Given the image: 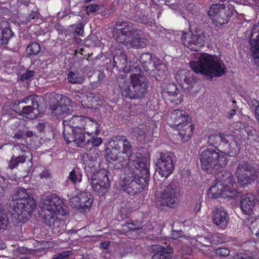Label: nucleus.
I'll return each mask as SVG.
<instances>
[{
	"mask_svg": "<svg viewBox=\"0 0 259 259\" xmlns=\"http://www.w3.org/2000/svg\"><path fill=\"white\" fill-rule=\"evenodd\" d=\"M131 160L125 169L122 187L126 193L134 195L148 186L149 170L145 160L135 163Z\"/></svg>",
	"mask_w": 259,
	"mask_h": 259,
	"instance_id": "nucleus-1",
	"label": "nucleus"
},
{
	"mask_svg": "<svg viewBox=\"0 0 259 259\" xmlns=\"http://www.w3.org/2000/svg\"><path fill=\"white\" fill-rule=\"evenodd\" d=\"M196 61H191L190 67L194 72L204 74L211 78L214 77L222 76L225 72L224 63L220 60H215L211 55L203 54H194Z\"/></svg>",
	"mask_w": 259,
	"mask_h": 259,
	"instance_id": "nucleus-2",
	"label": "nucleus"
},
{
	"mask_svg": "<svg viewBox=\"0 0 259 259\" xmlns=\"http://www.w3.org/2000/svg\"><path fill=\"white\" fill-rule=\"evenodd\" d=\"M116 31L114 37L117 42L123 44L127 48H144L145 39L138 37L133 24L127 21L116 23Z\"/></svg>",
	"mask_w": 259,
	"mask_h": 259,
	"instance_id": "nucleus-3",
	"label": "nucleus"
},
{
	"mask_svg": "<svg viewBox=\"0 0 259 259\" xmlns=\"http://www.w3.org/2000/svg\"><path fill=\"white\" fill-rule=\"evenodd\" d=\"M170 126L179 131V136L183 142H186L193 134V127L191 123V117L183 110H174L169 114Z\"/></svg>",
	"mask_w": 259,
	"mask_h": 259,
	"instance_id": "nucleus-4",
	"label": "nucleus"
},
{
	"mask_svg": "<svg viewBox=\"0 0 259 259\" xmlns=\"http://www.w3.org/2000/svg\"><path fill=\"white\" fill-rule=\"evenodd\" d=\"M140 72L131 73L130 83L123 80L124 83L122 84L120 81L119 87L123 96L130 99H139L146 92L147 87L146 78Z\"/></svg>",
	"mask_w": 259,
	"mask_h": 259,
	"instance_id": "nucleus-5",
	"label": "nucleus"
},
{
	"mask_svg": "<svg viewBox=\"0 0 259 259\" xmlns=\"http://www.w3.org/2000/svg\"><path fill=\"white\" fill-rule=\"evenodd\" d=\"M202 169L207 173L221 170L227 164L225 155L211 148L203 150L199 157Z\"/></svg>",
	"mask_w": 259,
	"mask_h": 259,
	"instance_id": "nucleus-6",
	"label": "nucleus"
},
{
	"mask_svg": "<svg viewBox=\"0 0 259 259\" xmlns=\"http://www.w3.org/2000/svg\"><path fill=\"white\" fill-rule=\"evenodd\" d=\"M181 197L180 188L174 183L161 187L155 195V201L158 206L174 207L179 202Z\"/></svg>",
	"mask_w": 259,
	"mask_h": 259,
	"instance_id": "nucleus-7",
	"label": "nucleus"
},
{
	"mask_svg": "<svg viewBox=\"0 0 259 259\" xmlns=\"http://www.w3.org/2000/svg\"><path fill=\"white\" fill-rule=\"evenodd\" d=\"M36 207V203L33 197H29L23 201H17L14 204L13 218L14 225L21 226L31 216Z\"/></svg>",
	"mask_w": 259,
	"mask_h": 259,
	"instance_id": "nucleus-8",
	"label": "nucleus"
},
{
	"mask_svg": "<svg viewBox=\"0 0 259 259\" xmlns=\"http://www.w3.org/2000/svg\"><path fill=\"white\" fill-rule=\"evenodd\" d=\"M109 144L113 150L118 151V154L125 155L128 159V163L130 162L131 158L133 159L135 163L145 160L139 154L132 153L133 147L127 138L123 136L113 137Z\"/></svg>",
	"mask_w": 259,
	"mask_h": 259,
	"instance_id": "nucleus-9",
	"label": "nucleus"
},
{
	"mask_svg": "<svg viewBox=\"0 0 259 259\" xmlns=\"http://www.w3.org/2000/svg\"><path fill=\"white\" fill-rule=\"evenodd\" d=\"M235 12L234 7L226 3L212 4L208 11V14L213 21L223 25L228 22Z\"/></svg>",
	"mask_w": 259,
	"mask_h": 259,
	"instance_id": "nucleus-10",
	"label": "nucleus"
},
{
	"mask_svg": "<svg viewBox=\"0 0 259 259\" xmlns=\"http://www.w3.org/2000/svg\"><path fill=\"white\" fill-rule=\"evenodd\" d=\"M41 208L49 212V215L52 219L55 214L63 212V201L55 194H43L41 196Z\"/></svg>",
	"mask_w": 259,
	"mask_h": 259,
	"instance_id": "nucleus-11",
	"label": "nucleus"
},
{
	"mask_svg": "<svg viewBox=\"0 0 259 259\" xmlns=\"http://www.w3.org/2000/svg\"><path fill=\"white\" fill-rule=\"evenodd\" d=\"M89 181L93 189L99 195L106 193L110 186L108 176L105 171H100L93 174Z\"/></svg>",
	"mask_w": 259,
	"mask_h": 259,
	"instance_id": "nucleus-12",
	"label": "nucleus"
},
{
	"mask_svg": "<svg viewBox=\"0 0 259 259\" xmlns=\"http://www.w3.org/2000/svg\"><path fill=\"white\" fill-rule=\"evenodd\" d=\"M205 37L203 34H195L191 31L183 32L181 41L184 46L190 50L196 51L204 46Z\"/></svg>",
	"mask_w": 259,
	"mask_h": 259,
	"instance_id": "nucleus-13",
	"label": "nucleus"
},
{
	"mask_svg": "<svg viewBox=\"0 0 259 259\" xmlns=\"http://www.w3.org/2000/svg\"><path fill=\"white\" fill-rule=\"evenodd\" d=\"M85 118L84 116H73L70 119L64 120L63 136H68L71 132L84 131Z\"/></svg>",
	"mask_w": 259,
	"mask_h": 259,
	"instance_id": "nucleus-14",
	"label": "nucleus"
},
{
	"mask_svg": "<svg viewBox=\"0 0 259 259\" xmlns=\"http://www.w3.org/2000/svg\"><path fill=\"white\" fill-rule=\"evenodd\" d=\"M70 204L77 209H89L93 203L91 194L88 191H80L75 196L70 198Z\"/></svg>",
	"mask_w": 259,
	"mask_h": 259,
	"instance_id": "nucleus-15",
	"label": "nucleus"
},
{
	"mask_svg": "<svg viewBox=\"0 0 259 259\" xmlns=\"http://www.w3.org/2000/svg\"><path fill=\"white\" fill-rule=\"evenodd\" d=\"M113 66L116 67L119 70H122L124 72H140V68L137 63L138 59L136 58V62L133 64L131 62L128 64L127 57L124 53H120L119 55L113 58Z\"/></svg>",
	"mask_w": 259,
	"mask_h": 259,
	"instance_id": "nucleus-16",
	"label": "nucleus"
},
{
	"mask_svg": "<svg viewBox=\"0 0 259 259\" xmlns=\"http://www.w3.org/2000/svg\"><path fill=\"white\" fill-rule=\"evenodd\" d=\"M174 166L171 157L167 153H161L157 162L156 171L162 177L167 178L173 171Z\"/></svg>",
	"mask_w": 259,
	"mask_h": 259,
	"instance_id": "nucleus-17",
	"label": "nucleus"
},
{
	"mask_svg": "<svg viewBox=\"0 0 259 259\" xmlns=\"http://www.w3.org/2000/svg\"><path fill=\"white\" fill-rule=\"evenodd\" d=\"M250 169V166L247 162L239 163L236 168L235 176L238 184L242 187L251 184L255 179L254 176H251V174L248 175Z\"/></svg>",
	"mask_w": 259,
	"mask_h": 259,
	"instance_id": "nucleus-18",
	"label": "nucleus"
},
{
	"mask_svg": "<svg viewBox=\"0 0 259 259\" xmlns=\"http://www.w3.org/2000/svg\"><path fill=\"white\" fill-rule=\"evenodd\" d=\"M140 61L144 70L148 72L159 71L165 67L159 59L156 58H153L152 55L149 53L143 54Z\"/></svg>",
	"mask_w": 259,
	"mask_h": 259,
	"instance_id": "nucleus-19",
	"label": "nucleus"
},
{
	"mask_svg": "<svg viewBox=\"0 0 259 259\" xmlns=\"http://www.w3.org/2000/svg\"><path fill=\"white\" fill-rule=\"evenodd\" d=\"M71 101L66 97H62L58 104L51 106L52 113L57 118L66 116L73 111Z\"/></svg>",
	"mask_w": 259,
	"mask_h": 259,
	"instance_id": "nucleus-20",
	"label": "nucleus"
},
{
	"mask_svg": "<svg viewBox=\"0 0 259 259\" xmlns=\"http://www.w3.org/2000/svg\"><path fill=\"white\" fill-rule=\"evenodd\" d=\"M249 42L254 63L259 68V21L258 24L254 25L252 28Z\"/></svg>",
	"mask_w": 259,
	"mask_h": 259,
	"instance_id": "nucleus-21",
	"label": "nucleus"
},
{
	"mask_svg": "<svg viewBox=\"0 0 259 259\" xmlns=\"http://www.w3.org/2000/svg\"><path fill=\"white\" fill-rule=\"evenodd\" d=\"M214 236L211 234L206 235H197L196 237L195 245L198 248H200V251L204 255H208L211 252L212 247L211 244L214 242Z\"/></svg>",
	"mask_w": 259,
	"mask_h": 259,
	"instance_id": "nucleus-22",
	"label": "nucleus"
},
{
	"mask_svg": "<svg viewBox=\"0 0 259 259\" xmlns=\"http://www.w3.org/2000/svg\"><path fill=\"white\" fill-rule=\"evenodd\" d=\"M256 197L252 193H247L242 196L240 202V207L244 214L250 215L253 213L256 206Z\"/></svg>",
	"mask_w": 259,
	"mask_h": 259,
	"instance_id": "nucleus-23",
	"label": "nucleus"
},
{
	"mask_svg": "<svg viewBox=\"0 0 259 259\" xmlns=\"http://www.w3.org/2000/svg\"><path fill=\"white\" fill-rule=\"evenodd\" d=\"M63 137L67 144L73 142L77 147H84L86 149L91 137L88 136L85 132L80 131L70 133L68 136H63Z\"/></svg>",
	"mask_w": 259,
	"mask_h": 259,
	"instance_id": "nucleus-24",
	"label": "nucleus"
},
{
	"mask_svg": "<svg viewBox=\"0 0 259 259\" xmlns=\"http://www.w3.org/2000/svg\"><path fill=\"white\" fill-rule=\"evenodd\" d=\"M102 139L100 137L90 138L86 150L87 152L83 155L84 159H88L89 161H94L96 159L94 148L99 147L102 143Z\"/></svg>",
	"mask_w": 259,
	"mask_h": 259,
	"instance_id": "nucleus-25",
	"label": "nucleus"
},
{
	"mask_svg": "<svg viewBox=\"0 0 259 259\" xmlns=\"http://www.w3.org/2000/svg\"><path fill=\"white\" fill-rule=\"evenodd\" d=\"M212 218L213 223L217 226H225L228 221L227 211L222 206H216L212 212Z\"/></svg>",
	"mask_w": 259,
	"mask_h": 259,
	"instance_id": "nucleus-26",
	"label": "nucleus"
},
{
	"mask_svg": "<svg viewBox=\"0 0 259 259\" xmlns=\"http://www.w3.org/2000/svg\"><path fill=\"white\" fill-rule=\"evenodd\" d=\"M223 168L221 170L217 171L218 172L215 174V181L221 185H224V187L228 185L233 186V185H236L235 181L233 180L232 174L229 171L223 170Z\"/></svg>",
	"mask_w": 259,
	"mask_h": 259,
	"instance_id": "nucleus-27",
	"label": "nucleus"
},
{
	"mask_svg": "<svg viewBox=\"0 0 259 259\" xmlns=\"http://www.w3.org/2000/svg\"><path fill=\"white\" fill-rule=\"evenodd\" d=\"M40 113L39 104L37 106L29 105L22 108L20 114L31 119L36 118Z\"/></svg>",
	"mask_w": 259,
	"mask_h": 259,
	"instance_id": "nucleus-28",
	"label": "nucleus"
},
{
	"mask_svg": "<svg viewBox=\"0 0 259 259\" xmlns=\"http://www.w3.org/2000/svg\"><path fill=\"white\" fill-rule=\"evenodd\" d=\"M173 248L170 246H159L157 252L153 255L152 259H170Z\"/></svg>",
	"mask_w": 259,
	"mask_h": 259,
	"instance_id": "nucleus-29",
	"label": "nucleus"
},
{
	"mask_svg": "<svg viewBox=\"0 0 259 259\" xmlns=\"http://www.w3.org/2000/svg\"><path fill=\"white\" fill-rule=\"evenodd\" d=\"M221 150L218 149L220 153L224 155L225 154L230 156H235L238 152L237 144L235 143L229 144L227 139H225V143L221 147Z\"/></svg>",
	"mask_w": 259,
	"mask_h": 259,
	"instance_id": "nucleus-30",
	"label": "nucleus"
},
{
	"mask_svg": "<svg viewBox=\"0 0 259 259\" xmlns=\"http://www.w3.org/2000/svg\"><path fill=\"white\" fill-rule=\"evenodd\" d=\"M85 126L84 127V132H85L88 136L91 137L93 134H99V124L96 120L86 117L85 119Z\"/></svg>",
	"mask_w": 259,
	"mask_h": 259,
	"instance_id": "nucleus-31",
	"label": "nucleus"
},
{
	"mask_svg": "<svg viewBox=\"0 0 259 259\" xmlns=\"http://www.w3.org/2000/svg\"><path fill=\"white\" fill-rule=\"evenodd\" d=\"M223 186L215 181L214 183L208 189V197L211 198H223L225 188Z\"/></svg>",
	"mask_w": 259,
	"mask_h": 259,
	"instance_id": "nucleus-32",
	"label": "nucleus"
},
{
	"mask_svg": "<svg viewBox=\"0 0 259 259\" xmlns=\"http://www.w3.org/2000/svg\"><path fill=\"white\" fill-rule=\"evenodd\" d=\"M29 197H32L30 195V192L28 190L22 187H17L14 191L12 196V201H23V199H26Z\"/></svg>",
	"mask_w": 259,
	"mask_h": 259,
	"instance_id": "nucleus-33",
	"label": "nucleus"
},
{
	"mask_svg": "<svg viewBox=\"0 0 259 259\" xmlns=\"http://www.w3.org/2000/svg\"><path fill=\"white\" fill-rule=\"evenodd\" d=\"M14 34L12 29L9 27H5L0 34V47H6L9 40Z\"/></svg>",
	"mask_w": 259,
	"mask_h": 259,
	"instance_id": "nucleus-34",
	"label": "nucleus"
},
{
	"mask_svg": "<svg viewBox=\"0 0 259 259\" xmlns=\"http://www.w3.org/2000/svg\"><path fill=\"white\" fill-rule=\"evenodd\" d=\"M225 139L224 135L221 134L211 135L208 137V143L214 147L220 146L221 148L225 143Z\"/></svg>",
	"mask_w": 259,
	"mask_h": 259,
	"instance_id": "nucleus-35",
	"label": "nucleus"
},
{
	"mask_svg": "<svg viewBox=\"0 0 259 259\" xmlns=\"http://www.w3.org/2000/svg\"><path fill=\"white\" fill-rule=\"evenodd\" d=\"M67 79L69 83L72 84H81L84 81V77L78 72L71 71L68 74Z\"/></svg>",
	"mask_w": 259,
	"mask_h": 259,
	"instance_id": "nucleus-36",
	"label": "nucleus"
},
{
	"mask_svg": "<svg viewBox=\"0 0 259 259\" xmlns=\"http://www.w3.org/2000/svg\"><path fill=\"white\" fill-rule=\"evenodd\" d=\"M41 100L42 97L41 96L32 95L29 96L24 97L21 100V102L27 104L28 105H32L33 106H37V104H39L41 102Z\"/></svg>",
	"mask_w": 259,
	"mask_h": 259,
	"instance_id": "nucleus-37",
	"label": "nucleus"
},
{
	"mask_svg": "<svg viewBox=\"0 0 259 259\" xmlns=\"http://www.w3.org/2000/svg\"><path fill=\"white\" fill-rule=\"evenodd\" d=\"M67 179L70 180L73 184H76L81 182L82 174L78 170L74 168L70 172Z\"/></svg>",
	"mask_w": 259,
	"mask_h": 259,
	"instance_id": "nucleus-38",
	"label": "nucleus"
},
{
	"mask_svg": "<svg viewBox=\"0 0 259 259\" xmlns=\"http://www.w3.org/2000/svg\"><path fill=\"white\" fill-rule=\"evenodd\" d=\"M238 192L234 188V185H228L224 188L223 198H233L237 197Z\"/></svg>",
	"mask_w": 259,
	"mask_h": 259,
	"instance_id": "nucleus-39",
	"label": "nucleus"
},
{
	"mask_svg": "<svg viewBox=\"0 0 259 259\" xmlns=\"http://www.w3.org/2000/svg\"><path fill=\"white\" fill-rule=\"evenodd\" d=\"M26 160V157L24 155L18 157L13 156L9 163V167L11 169L16 168L19 163H24Z\"/></svg>",
	"mask_w": 259,
	"mask_h": 259,
	"instance_id": "nucleus-40",
	"label": "nucleus"
},
{
	"mask_svg": "<svg viewBox=\"0 0 259 259\" xmlns=\"http://www.w3.org/2000/svg\"><path fill=\"white\" fill-rule=\"evenodd\" d=\"M40 50V47L36 42H32L28 46L26 51L29 55H36Z\"/></svg>",
	"mask_w": 259,
	"mask_h": 259,
	"instance_id": "nucleus-41",
	"label": "nucleus"
},
{
	"mask_svg": "<svg viewBox=\"0 0 259 259\" xmlns=\"http://www.w3.org/2000/svg\"><path fill=\"white\" fill-rule=\"evenodd\" d=\"M188 72L187 69H181L178 71L176 75V79L181 84H184V81L186 79V75Z\"/></svg>",
	"mask_w": 259,
	"mask_h": 259,
	"instance_id": "nucleus-42",
	"label": "nucleus"
},
{
	"mask_svg": "<svg viewBox=\"0 0 259 259\" xmlns=\"http://www.w3.org/2000/svg\"><path fill=\"white\" fill-rule=\"evenodd\" d=\"M131 230H135L140 229L142 228L141 223L138 221L129 222L124 225Z\"/></svg>",
	"mask_w": 259,
	"mask_h": 259,
	"instance_id": "nucleus-43",
	"label": "nucleus"
},
{
	"mask_svg": "<svg viewBox=\"0 0 259 259\" xmlns=\"http://www.w3.org/2000/svg\"><path fill=\"white\" fill-rule=\"evenodd\" d=\"M114 150L109 151L105 156L106 159L109 162L115 161L117 159V154L113 151Z\"/></svg>",
	"mask_w": 259,
	"mask_h": 259,
	"instance_id": "nucleus-44",
	"label": "nucleus"
},
{
	"mask_svg": "<svg viewBox=\"0 0 259 259\" xmlns=\"http://www.w3.org/2000/svg\"><path fill=\"white\" fill-rule=\"evenodd\" d=\"M177 87L175 84H169L168 88L164 92V93H167L170 96H175L177 94Z\"/></svg>",
	"mask_w": 259,
	"mask_h": 259,
	"instance_id": "nucleus-45",
	"label": "nucleus"
},
{
	"mask_svg": "<svg viewBox=\"0 0 259 259\" xmlns=\"http://www.w3.org/2000/svg\"><path fill=\"white\" fill-rule=\"evenodd\" d=\"M188 74L186 75V79L184 81V84H190L191 82L195 81L196 78L194 72L188 70Z\"/></svg>",
	"mask_w": 259,
	"mask_h": 259,
	"instance_id": "nucleus-46",
	"label": "nucleus"
},
{
	"mask_svg": "<svg viewBox=\"0 0 259 259\" xmlns=\"http://www.w3.org/2000/svg\"><path fill=\"white\" fill-rule=\"evenodd\" d=\"M71 252L70 251H64L54 255L53 259H66L71 254Z\"/></svg>",
	"mask_w": 259,
	"mask_h": 259,
	"instance_id": "nucleus-47",
	"label": "nucleus"
},
{
	"mask_svg": "<svg viewBox=\"0 0 259 259\" xmlns=\"http://www.w3.org/2000/svg\"><path fill=\"white\" fill-rule=\"evenodd\" d=\"M34 75V72L32 70H27L22 74L20 79L24 81L30 79Z\"/></svg>",
	"mask_w": 259,
	"mask_h": 259,
	"instance_id": "nucleus-48",
	"label": "nucleus"
},
{
	"mask_svg": "<svg viewBox=\"0 0 259 259\" xmlns=\"http://www.w3.org/2000/svg\"><path fill=\"white\" fill-rule=\"evenodd\" d=\"M135 19L143 23H147L148 22L147 17L143 15V13L141 12H140L139 13L137 12Z\"/></svg>",
	"mask_w": 259,
	"mask_h": 259,
	"instance_id": "nucleus-49",
	"label": "nucleus"
},
{
	"mask_svg": "<svg viewBox=\"0 0 259 259\" xmlns=\"http://www.w3.org/2000/svg\"><path fill=\"white\" fill-rule=\"evenodd\" d=\"M230 250L227 248H220L216 250V253L222 256H227L230 254Z\"/></svg>",
	"mask_w": 259,
	"mask_h": 259,
	"instance_id": "nucleus-50",
	"label": "nucleus"
},
{
	"mask_svg": "<svg viewBox=\"0 0 259 259\" xmlns=\"http://www.w3.org/2000/svg\"><path fill=\"white\" fill-rule=\"evenodd\" d=\"M41 171L39 172V176L41 179H47L51 178V174L49 170L46 168H44V169H41Z\"/></svg>",
	"mask_w": 259,
	"mask_h": 259,
	"instance_id": "nucleus-51",
	"label": "nucleus"
},
{
	"mask_svg": "<svg viewBox=\"0 0 259 259\" xmlns=\"http://www.w3.org/2000/svg\"><path fill=\"white\" fill-rule=\"evenodd\" d=\"M99 9L98 6L96 4H90L86 8L87 13H93Z\"/></svg>",
	"mask_w": 259,
	"mask_h": 259,
	"instance_id": "nucleus-52",
	"label": "nucleus"
},
{
	"mask_svg": "<svg viewBox=\"0 0 259 259\" xmlns=\"http://www.w3.org/2000/svg\"><path fill=\"white\" fill-rule=\"evenodd\" d=\"M132 132L137 137L143 136L145 133V131L142 128L140 127L133 128V131H132Z\"/></svg>",
	"mask_w": 259,
	"mask_h": 259,
	"instance_id": "nucleus-53",
	"label": "nucleus"
},
{
	"mask_svg": "<svg viewBox=\"0 0 259 259\" xmlns=\"http://www.w3.org/2000/svg\"><path fill=\"white\" fill-rule=\"evenodd\" d=\"M234 259H253L244 253H238L234 256Z\"/></svg>",
	"mask_w": 259,
	"mask_h": 259,
	"instance_id": "nucleus-54",
	"label": "nucleus"
},
{
	"mask_svg": "<svg viewBox=\"0 0 259 259\" xmlns=\"http://www.w3.org/2000/svg\"><path fill=\"white\" fill-rule=\"evenodd\" d=\"M83 25L80 23L75 27V32L78 35L82 36L83 33Z\"/></svg>",
	"mask_w": 259,
	"mask_h": 259,
	"instance_id": "nucleus-55",
	"label": "nucleus"
},
{
	"mask_svg": "<svg viewBox=\"0 0 259 259\" xmlns=\"http://www.w3.org/2000/svg\"><path fill=\"white\" fill-rule=\"evenodd\" d=\"M252 105L255 107L254 111L255 118L259 122V103L256 101H254Z\"/></svg>",
	"mask_w": 259,
	"mask_h": 259,
	"instance_id": "nucleus-56",
	"label": "nucleus"
},
{
	"mask_svg": "<svg viewBox=\"0 0 259 259\" xmlns=\"http://www.w3.org/2000/svg\"><path fill=\"white\" fill-rule=\"evenodd\" d=\"M183 232L181 231L173 230L171 234V238L174 239H177L182 236Z\"/></svg>",
	"mask_w": 259,
	"mask_h": 259,
	"instance_id": "nucleus-57",
	"label": "nucleus"
},
{
	"mask_svg": "<svg viewBox=\"0 0 259 259\" xmlns=\"http://www.w3.org/2000/svg\"><path fill=\"white\" fill-rule=\"evenodd\" d=\"M236 114V111L234 109H232L227 113V117L229 118H232Z\"/></svg>",
	"mask_w": 259,
	"mask_h": 259,
	"instance_id": "nucleus-58",
	"label": "nucleus"
},
{
	"mask_svg": "<svg viewBox=\"0 0 259 259\" xmlns=\"http://www.w3.org/2000/svg\"><path fill=\"white\" fill-rule=\"evenodd\" d=\"M21 146H23V144H16L13 147V150H19L20 149L22 152H25V150L22 149V148L21 147Z\"/></svg>",
	"mask_w": 259,
	"mask_h": 259,
	"instance_id": "nucleus-59",
	"label": "nucleus"
},
{
	"mask_svg": "<svg viewBox=\"0 0 259 259\" xmlns=\"http://www.w3.org/2000/svg\"><path fill=\"white\" fill-rule=\"evenodd\" d=\"M6 190V187L4 186L0 185V198L4 195V192Z\"/></svg>",
	"mask_w": 259,
	"mask_h": 259,
	"instance_id": "nucleus-60",
	"label": "nucleus"
},
{
	"mask_svg": "<svg viewBox=\"0 0 259 259\" xmlns=\"http://www.w3.org/2000/svg\"><path fill=\"white\" fill-rule=\"evenodd\" d=\"M37 16V13L35 12H32L29 15V19H35Z\"/></svg>",
	"mask_w": 259,
	"mask_h": 259,
	"instance_id": "nucleus-61",
	"label": "nucleus"
},
{
	"mask_svg": "<svg viewBox=\"0 0 259 259\" xmlns=\"http://www.w3.org/2000/svg\"><path fill=\"white\" fill-rule=\"evenodd\" d=\"M33 135V133L31 131H28L26 132V136L27 137H31Z\"/></svg>",
	"mask_w": 259,
	"mask_h": 259,
	"instance_id": "nucleus-62",
	"label": "nucleus"
},
{
	"mask_svg": "<svg viewBox=\"0 0 259 259\" xmlns=\"http://www.w3.org/2000/svg\"><path fill=\"white\" fill-rule=\"evenodd\" d=\"M252 232L253 233H254L256 236L259 237V228L256 230L255 229H253Z\"/></svg>",
	"mask_w": 259,
	"mask_h": 259,
	"instance_id": "nucleus-63",
	"label": "nucleus"
},
{
	"mask_svg": "<svg viewBox=\"0 0 259 259\" xmlns=\"http://www.w3.org/2000/svg\"><path fill=\"white\" fill-rule=\"evenodd\" d=\"M122 167V164L120 163H117L114 166L115 169H120Z\"/></svg>",
	"mask_w": 259,
	"mask_h": 259,
	"instance_id": "nucleus-64",
	"label": "nucleus"
}]
</instances>
